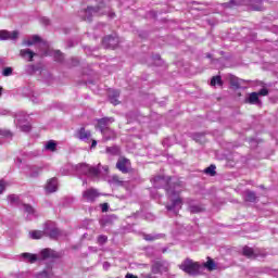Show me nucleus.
I'll return each instance as SVG.
<instances>
[{
    "mask_svg": "<svg viewBox=\"0 0 278 278\" xmlns=\"http://www.w3.org/2000/svg\"><path fill=\"white\" fill-rule=\"evenodd\" d=\"M20 55L21 58H23V60H26L27 62H33L36 52L31 51L30 49H22L20 51Z\"/></svg>",
    "mask_w": 278,
    "mask_h": 278,
    "instance_id": "obj_14",
    "label": "nucleus"
},
{
    "mask_svg": "<svg viewBox=\"0 0 278 278\" xmlns=\"http://www.w3.org/2000/svg\"><path fill=\"white\" fill-rule=\"evenodd\" d=\"M252 10H254V11H256V12H261V10H263L262 0H258V1H257V5L252 4Z\"/></svg>",
    "mask_w": 278,
    "mask_h": 278,
    "instance_id": "obj_38",
    "label": "nucleus"
},
{
    "mask_svg": "<svg viewBox=\"0 0 278 278\" xmlns=\"http://www.w3.org/2000/svg\"><path fill=\"white\" fill-rule=\"evenodd\" d=\"M37 278H51L53 277V271L51 270V268L45 269L43 271H41L40 274H37L36 276Z\"/></svg>",
    "mask_w": 278,
    "mask_h": 278,
    "instance_id": "obj_26",
    "label": "nucleus"
},
{
    "mask_svg": "<svg viewBox=\"0 0 278 278\" xmlns=\"http://www.w3.org/2000/svg\"><path fill=\"white\" fill-rule=\"evenodd\" d=\"M249 103H252V105H255L260 103V96L257 92H252L248 99Z\"/></svg>",
    "mask_w": 278,
    "mask_h": 278,
    "instance_id": "obj_25",
    "label": "nucleus"
},
{
    "mask_svg": "<svg viewBox=\"0 0 278 278\" xmlns=\"http://www.w3.org/2000/svg\"><path fill=\"white\" fill-rule=\"evenodd\" d=\"M225 8H233V5H238V1L230 0L229 2L224 3Z\"/></svg>",
    "mask_w": 278,
    "mask_h": 278,
    "instance_id": "obj_40",
    "label": "nucleus"
},
{
    "mask_svg": "<svg viewBox=\"0 0 278 278\" xmlns=\"http://www.w3.org/2000/svg\"><path fill=\"white\" fill-rule=\"evenodd\" d=\"M243 255H245V257H253L254 252L252 248H249V247L243 248Z\"/></svg>",
    "mask_w": 278,
    "mask_h": 278,
    "instance_id": "obj_34",
    "label": "nucleus"
},
{
    "mask_svg": "<svg viewBox=\"0 0 278 278\" xmlns=\"http://www.w3.org/2000/svg\"><path fill=\"white\" fill-rule=\"evenodd\" d=\"M203 270L205 268H207V270H215L216 269V263H214V260L208 258V261L206 263H204L203 265Z\"/></svg>",
    "mask_w": 278,
    "mask_h": 278,
    "instance_id": "obj_24",
    "label": "nucleus"
},
{
    "mask_svg": "<svg viewBox=\"0 0 278 278\" xmlns=\"http://www.w3.org/2000/svg\"><path fill=\"white\" fill-rule=\"evenodd\" d=\"M27 275H29V274L28 273H22L20 278H25V277H27Z\"/></svg>",
    "mask_w": 278,
    "mask_h": 278,
    "instance_id": "obj_52",
    "label": "nucleus"
},
{
    "mask_svg": "<svg viewBox=\"0 0 278 278\" xmlns=\"http://www.w3.org/2000/svg\"><path fill=\"white\" fill-rule=\"evenodd\" d=\"M2 75L4 77H10V75H12V67H5L2 72Z\"/></svg>",
    "mask_w": 278,
    "mask_h": 278,
    "instance_id": "obj_39",
    "label": "nucleus"
},
{
    "mask_svg": "<svg viewBox=\"0 0 278 278\" xmlns=\"http://www.w3.org/2000/svg\"><path fill=\"white\" fill-rule=\"evenodd\" d=\"M23 210L27 214L28 220H31V218L35 216L34 207H31L29 204H24Z\"/></svg>",
    "mask_w": 278,
    "mask_h": 278,
    "instance_id": "obj_22",
    "label": "nucleus"
},
{
    "mask_svg": "<svg viewBox=\"0 0 278 278\" xmlns=\"http://www.w3.org/2000/svg\"><path fill=\"white\" fill-rule=\"evenodd\" d=\"M223 86V80L220 79V76H214L211 79V86Z\"/></svg>",
    "mask_w": 278,
    "mask_h": 278,
    "instance_id": "obj_32",
    "label": "nucleus"
},
{
    "mask_svg": "<svg viewBox=\"0 0 278 278\" xmlns=\"http://www.w3.org/2000/svg\"><path fill=\"white\" fill-rule=\"evenodd\" d=\"M230 85L233 86V88H240V81L235 76H230Z\"/></svg>",
    "mask_w": 278,
    "mask_h": 278,
    "instance_id": "obj_35",
    "label": "nucleus"
},
{
    "mask_svg": "<svg viewBox=\"0 0 278 278\" xmlns=\"http://www.w3.org/2000/svg\"><path fill=\"white\" fill-rule=\"evenodd\" d=\"M114 16H116V15L111 12V13H110V17H111V18H114Z\"/></svg>",
    "mask_w": 278,
    "mask_h": 278,
    "instance_id": "obj_53",
    "label": "nucleus"
},
{
    "mask_svg": "<svg viewBox=\"0 0 278 278\" xmlns=\"http://www.w3.org/2000/svg\"><path fill=\"white\" fill-rule=\"evenodd\" d=\"M106 153H109V155H119L121 154V148L114 146L111 148H106Z\"/></svg>",
    "mask_w": 278,
    "mask_h": 278,
    "instance_id": "obj_27",
    "label": "nucleus"
},
{
    "mask_svg": "<svg viewBox=\"0 0 278 278\" xmlns=\"http://www.w3.org/2000/svg\"><path fill=\"white\" fill-rule=\"evenodd\" d=\"M108 182L110 186H125V181L116 175L109 177Z\"/></svg>",
    "mask_w": 278,
    "mask_h": 278,
    "instance_id": "obj_18",
    "label": "nucleus"
},
{
    "mask_svg": "<svg viewBox=\"0 0 278 278\" xmlns=\"http://www.w3.org/2000/svg\"><path fill=\"white\" fill-rule=\"evenodd\" d=\"M103 5L104 4L101 3L100 7H88L86 10L79 12L80 18H83V21H92V14H98L99 10H101Z\"/></svg>",
    "mask_w": 278,
    "mask_h": 278,
    "instance_id": "obj_7",
    "label": "nucleus"
},
{
    "mask_svg": "<svg viewBox=\"0 0 278 278\" xmlns=\"http://www.w3.org/2000/svg\"><path fill=\"white\" fill-rule=\"evenodd\" d=\"M47 192H55L58 190V179L51 178L46 185Z\"/></svg>",
    "mask_w": 278,
    "mask_h": 278,
    "instance_id": "obj_17",
    "label": "nucleus"
},
{
    "mask_svg": "<svg viewBox=\"0 0 278 278\" xmlns=\"http://www.w3.org/2000/svg\"><path fill=\"white\" fill-rule=\"evenodd\" d=\"M8 114H10V111L5 109H0V116H8Z\"/></svg>",
    "mask_w": 278,
    "mask_h": 278,
    "instance_id": "obj_43",
    "label": "nucleus"
},
{
    "mask_svg": "<svg viewBox=\"0 0 278 278\" xmlns=\"http://www.w3.org/2000/svg\"><path fill=\"white\" fill-rule=\"evenodd\" d=\"M37 42H40V37H38V35H34L31 37H29L28 39H25L23 41L24 47H31L34 45H36Z\"/></svg>",
    "mask_w": 278,
    "mask_h": 278,
    "instance_id": "obj_19",
    "label": "nucleus"
},
{
    "mask_svg": "<svg viewBox=\"0 0 278 278\" xmlns=\"http://www.w3.org/2000/svg\"><path fill=\"white\" fill-rule=\"evenodd\" d=\"M102 42L108 49H116V46L118 45V37L110 35L104 37Z\"/></svg>",
    "mask_w": 278,
    "mask_h": 278,
    "instance_id": "obj_11",
    "label": "nucleus"
},
{
    "mask_svg": "<svg viewBox=\"0 0 278 278\" xmlns=\"http://www.w3.org/2000/svg\"><path fill=\"white\" fill-rule=\"evenodd\" d=\"M8 201L10 203V205H16V203H18V195L11 194L8 197Z\"/></svg>",
    "mask_w": 278,
    "mask_h": 278,
    "instance_id": "obj_33",
    "label": "nucleus"
},
{
    "mask_svg": "<svg viewBox=\"0 0 278 278\" xmlns=\"http://www.w3.org/2000/svg\"><path fill=\"white\" fill-rule=\"evenodd\" d=\"M116 168L121 170V173H129V169L131 168V163L129 162V160L121 157L116 163Z\"/></svg>",
    "mask_w": 278,
    "mask_h": 278,
    "instance_id": "obj_10",
    "label": "nucleus"
},
{
    "mask_svg": "<svg viewBox=\"0 0 278 278\" xmlns=\"http://www.w3.org/2000/svg\"><path fill=\"white\" fill-rule=\"evenodd\" d=\"M5 188H8V182L5 180H0V194L5 192Z\"/></svg>",
    "mask_w": 278,
    "mask_h": 278,
    "instance_id": "obj_37",
    "label": "nucleus"
},
{
    "mask_svg": "<svg viewBox=\"0 0 278 278\" xmlns=\"http://www.w3.org/2000/svg\"><path fill=\"white\" fill-rule=\"evenodd\" d=\"M108 207H109L108 203L101 204L102 212H108Z\"/></svg>",
    "mask_w": 278,
    "mask_h": 278,
    "instance_id": "obj_45",
    "label": "nucleus"
},
{
    "mask_svg": "<svg viewBox=\"0 0 278 278\" xmlns=\"http://www.w3.org/2000/svg\"><path fill=\"white\" fill-rule=\"evenodd\" d=\"M180 270H184V273H187V275H201L203 273V266L192 260H186L181 265L179 266Z\"/></svg>",
    "mask_w": 278,
    "mask_h": 278,
    "instance_id": "obj_5",
    "label": "nucleus"
},
{
    "mask_svg": "<svg viewBox=\"0 0 278 278\" xmlns=\"http://www.w3.org/2000/svg\"><path fill=\"white\" fill-rule=\"evenodd\" d=\"M18 30H0V40H18Z\"/></svg>",
    "mask_w": 278,
    "mask_h": 278,
    "instance_id": "obj_9",
    "label": "nucleus"
},
{
    "mask_svg": "<svg viewBox=\"0 0 278 278\" xmlns=\"http://www.w3.org/2000/svg\"><path fill=\"white\" fill-rule=\"evenodd\" d=\"M110 266H111V265H110L109 262H104V263H103V269H104V270H110Z\"/></svg>",
    "mask_w": 278,
    "mask_h": 278,
    "instance_id": "obj_46",
    "label": "nucleus"
},
{
    "mask_svg": "<svg viewBox=\"0 0 278 278\" xmlns=\"http://www.w3.org/2000/svg\"><path fill=\"white\" fill-rule=\"evenodd\" d=\"M98 249L97 248H93V253H97Z\"/></svg>",
    "mask_w": 278,
    "mask_h": 278,
    "instance_id": "obj_54",
    "label": "nucleus"
},
{
    "mask_svg": "<svg viewBox=\"0 0 278 278\" xmlns=\"http://www.w3.org/2000/svg\"><path fill=\"white\" fill-rule=\"evenodd\" d=\"M90 142H91V149H94V147H97V140L91 139Z\"/></svg>",
    "mask_w": 278,
    "mask_h": 278,
    "instance_id": "obj_48",
    "label": "nucleus"
},
{
    "mask_svg": "<svg viewBox=\"0 0 278 278\" xmlns=\"http://www.w3.org/2000/svg\"><path fill=\"white\" fill-rule=\"evenodd\" d=\"M166 192L169 201V204L166 205V210L168 212H173L175 215L179 214V210L181 208V205H184V202L179 197V193L181 192V186L174 185V187H168L166 188Z\"/></svg>",
    "mask_w": 278,
    "mask_h": 278,
    "instance_id": "obj_1",
    "label": "nucleus"
},
{
    "mask_svg": "<svg viewBox=\"0 0 278 278\" xmlns=\"http://www.w3.org/2000/svg\"><path fill=\"white\" fill-rule=\"evenodd\" d=\"M26 73H29V75H31L33 73H36V66L34 65H28Z\"/></svg>",
    "mask_w": 278,
    "mask_h": 278,
    "instance_id": "obj_41",
    "label": "nucleus"
},
{
    "mask_svg": "<svg viewBox=\"0 0 278 278\" xmlns=\"http://www.w3.org/2000/svg\"><path fill=\"white\" fill-rule=\"evenodd\" d=\"M41 55H53L56 62H62L64 60V54L59 50H50L48 49L46 52L41 53Z\"/></svg>",
    "mask_w": 278,
    "mask_h": 278,
    "instance_id": "obj_13",
    "label": "nucleus"
},
{
    "mask_svg": "<svg viewBox=\"0 0 278 278\" xmlns=\"http://www.w3.org/2000/svg\"><path fill=\"white\" fill-rule=\"evenodd\" d=\"M244 199H245V201H249L250 203H253L255 201V199H256L255 192H253V191H245Z\"/></svg>",
    "mask_w": 278,
    "mask_h": 278,
    "instance_id": "obj_28",
    "label": "nucleus"
},
{
    "mask_svg": "<svg viewBox=\"0 0 278 278\" xmlns=\"http://www.w3.org/2000/svg\"><path fill=\"white\" fill-rule=\"evenodd\" d=\"M1 90H2V89H1V87H0V96H1Z\"/></svg>",
    "mask_w": 278,
    "mask_h": 278,
    "instance_id": "obj_56",
    "label": "nucleus"
},
{
    "mask_svg": "<svg viewBox=\"0 0 278 278\" xmlns=\"http://www.w3.org/2000/svg\"><path fill=\"white\" fill-rule=\"evenodd\" d=\"M118 97H121V92H118V90L111 89L109 91V99L113 105H118Z\"/></svg>",
    "mask_w": 278,
    "mask_h": 278,
    "instance_id": "obj_16",
    "label": "nucleus"
},
{
    "mask_svg": "<svg viewBox=\"0 0 278 278\" xmlns=\"http://www.w3.org/2000/svg\"><path fill=\"white\" fill-rule=\"evenodd\" d=\"M105 242H108V236L105 235H100L98 237V244H100L102 247V244H105Z\"/></svg>",
    "mask_w": 278,
    "mask_h": 278,
    "instance_id": "obj_36",
    "label": "nucleus"
},
{
    "mask_svg": "<svg viewBox=\"0 0 278 278\" xmlns=\"http://www.w3.org/2000/svg\"><path fill=\"white\" fill-rule=\"evenodd\" d=\"M126 278H138V276H135L134 274H127Z\"/></svg>",
    "mask_w": 278,
    "mask_h": 278,
    "instance_id": "obj_49",
    "label": "nucleus"
},
{
    "mask_svg": "<svg viewBox=\"0 0 278 278\" xmlns=\"http://www.w3.org/2000/svg\"><path fill=\"white\" fill-rule=\"evenodd\" d=\"M75 138L81 142H86V144H90L92 132H90V130L86 129L85 127H80L76 130Z\"/></svg>",
    "mask_w": 278,
    "mask_h": 278,
    "instance_id": "obj_8",
    "label": "nucleus"
},
{
    "mask_svg": "<svg viewBox=\"0 0 278 278\" xmlns=\"http://www.w3.org/2000/svg\"><path fill=\"white\" fill-rule=\"evenodd\" d=\"M75 170L77 175H86L89 179H99V175H101V164L94 167L86 163H79L75 166Z\"/></svg>",
    "mask_w": 278,
    "mask_h": 278,
    "instance_id": "obj_2",
    "label": "nucleus"
},
{
    "mask_svg": "<svg viewBox=\"0 0 278 278\" xmlns=\"http://www.w3.org/2000/svg\"><path fill=\"white\" fill-rule=\"evenodd\" d=\"M154 188H162L165 184H168V179L164 178L163 176H156L151 179Z\"/></svg>",
    "mask_w": 278,
    "mask_h": 278,
    "instance_id": "obj_15",
    "label": "nucleus"
},
{
    "mask_svg": "<svg viewBox=\"0 0 278 278\" xmlns=\"http://www.w3.org/2000/svg\"><path fill=\"white\" fill-rule=\"evenodd\" d=\"M102 169L104 170V173H108V170H110V167H108V165L102 166Z\"/></svg>",
    "mask_w": 278,
    "mask_h": 278,
    "instance_id": "obj_50",
    "label": "nucleus"
},
{
    "mask_svg": "<svg viewBox=\"0 0 278 278\" xmlns=\"http://www.w3.org/2000/svg\"><path fill=\"white\" fill-rule=\"evenodd\" d=\"M144 240L151 241V240H155V237L151 236V235H147L144 237Z\"/></svg>",
    "mask_w": 278,
    "mask_h": 278,
    "instance_id": "obj_47",
    "label": "nucleus"
},
{
    "mask_svg": "<svg viewBox=\"0 0 278 278\" xmlns=\"http://www.w3.org/2000/svg\"><path fill=\"white\" fill-rule=\"evenodd\" d=\"M45 235L49 236V238H58L60 236V230L55 227L53 228H46Z\"/></svg>",
    "mask_w": 278,
    "mask_h": 278,
    "instance_id": "obj_20",
    "label": "nucleus"
},
{
    "mask_svg": "<svg viewBox=\"0 0 278 278\" xmlns=\"http://www.w3.org/2000/svg\"><path fill=\"white\" fill-rule=\"evenodd\" d=\"M40 173H42V168L40 167H31L29 175L30 177H38V175H40Z\"/></svg>",
    "mask_w": 278,
    "mask_h": 278,
    "instance_id": "obj_31",
    "label": "nucleus"
},
{
    "mask_svg": "<svg viewBox=\"0 0 278 278\" xmlns=\"http://www.w3.org/2000/svg\"><path fill=\"white\" fill-rule=\"evenodd\" d=\"M267 94H268V89L263 88L258 91V96L261 97H266Z\"/></svg>",
    "mask_w": 278,
    "mask_h": 278,
    "instance_id": "obj_42",
    "label": "nucleus"
},
{
    "mask_svg": "<svg viewBox=\"0 0 278 278\" xmlns=\"http://www.w3.org/2000/svg\"><path fill=\"white\" fill-rule=\"evenodd\" d=\"M0 136H12V132H10L9 130H0Z\"/></svg>",
    "mask_w": 278,
    "mask_h": 278,
    "instance_id": "obj_44",
    "label": "nucleus"
},
{
    "mask_svg": "<svg viewBox=\"0 0 278 278\" xmlns=\"http://www.w3.org/2000/svg\"><path fill=\"white\" fill-rule=\"evenodd\" d=\"M203 210H205V207H203V205H201V204H190L189 205V212H191V214H199V213L203 212Z\"/></svg>",
    "mask_w": 278,
    "mask_h": 278,
    "instance_id": "obj_21",
    "label": "nucleus"
},
{
    "mask_svg": "<svg viewBox=\"0 0 278 278\" xmlns=\"http://www.w3.org/2000/svg\"><path fill=\"white\" fill-rule=\"evenodd\" d=\"M111 123H114V118L112 117H103L98 119V128L100 129L104 140H114V138H116V132L109 128Z\"/></svg>",
    "mask_w": 278,
    "mask_h": 278,
    "instance_id": "obj_4",
    "label": "nucleus"
},
{
    "mask_svg": "<svg viewBox=\"0 0 278 278\" xmlns=\"http://www.w3.org/2000/svg\"><path fill=\"white\" fill-rule=\"evenodd\" d=\"M28 118L29 116L25 114V112H18L15 115V125H17V127H20V129L22 131H25L26 134L31 130V125L23 124V123H27Z\"/></svg>",
    "mask_w": 278,
    "mask_h": 278,
    "instance_id": "obj_6",
    "label": "nucleus"
},
{
    "mask_svg": "<svg viewBox=\"0 0 278 278\" xmlns=\"http://www.w3.org/2000/svg\"><path fill=\"white\" fill-rule=\"evenodd\" d=\"M204 173L206 175H211V177H214V175H216V165H210L207 168L204 169Z\"/></svg>",
    "mask_w": 278,
    "mask_h": 278,
    "instance_id": "obj_30",
    "label": "nucleus"
},
{
    "mask_svg": "<svg viewBox=\"0 0 278 278\" xmlns=\"http://www.w3.org/2000/svg\"><path fill=\"white\" fill-rule=\"evenodd\" d=\"M56 147H58V143H55V141L53 140H50L46 143L45 149L46 151H55Z\"/></svg>",
    "mask_w": 278,
    "mask_h": 278,
    "instance_id": "obj_29",
    "label": "nucleus"
},
{
    "mask_svg": "<svg viewBox=\"0 0 278 278\" xmlns=\"http://www.w3.org/2000/svg\"><path fill=\"white\" fill-rule=\"evenodd\" d=\"M99 197V192L96 189H87L83 192V199L88 203H93V201Z\"/></svg>",
    "mask_w": 278,
    "mask_h": 278,
    "instance_id": "obj_12",
    "label": "nucleus"
},
{
    "mask_svg": "<svg viewBox=\"0 0 278 278\" xmlns=\"http://www.w3.org/2000/svg\"><path fill=\"white\" fill-rule=\"evenodd\" d=\"M106 136H112V134H110V131H106Z\"/></svg>",
    "mask_w": 278,
    "mask_h": 278,
    "instance_id": "obj_55",
    "label": "nucleus"
},
{
    "mask_svg": "<svg viewBox=\"0 0 278 278\" xmlns=\"http://www.w3.org/2000/svg\"><path fill=\"white\" fill-rule=\"evenodd\" d=\"M45 237V232L40 231V230H31L29 232V238H31V240H40V238Z\"/></svg>",
    "mask_w": 278,
    "mask_h": 278,
    "instance_id": "obj_23",
    "label": "nucleus"
},
{
    "mask_svg": "<svg viewBox=\"0 0 278 278\" xmlns=\"http://www.w3.org/2000/svg\"><path fill=\"white\" fill-rule=\"evenodd\" d=\"M21 257L24 262H29L30 264H34L35 262H38V260H49V257H58V255L55 254V251L51 249H45L39 253V256L25 252L21 254Z\"/></svg>",
    "mask_w": 278,
    "mask_h": 278,
    "instance_id": "obj_3",
    "label": "nucleus"
},
{
    "mask_svg": "<svg viewBox=\"0 0 278 278\" xmlns=\"http://www.w3.org/2000/svg\"><path fill=\"white\" fill-rule=\"evenodd\" d=\"M43 25H49V20L48 18H42Z\"/></svg>",
    "mask_w": 278,
    "mask_h": 278,
    "instance_id": "obj_51",
    "label": "nucleus"
}]
</instances>
